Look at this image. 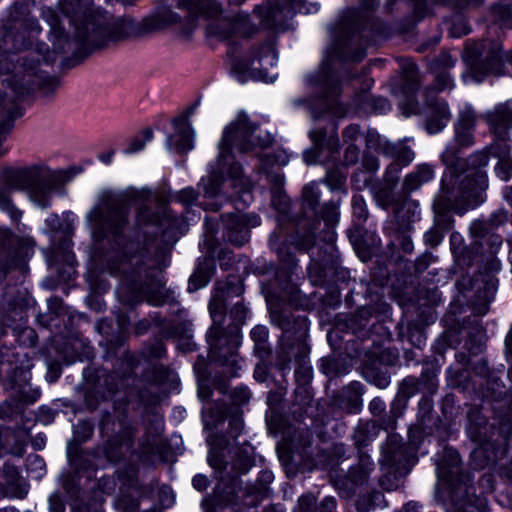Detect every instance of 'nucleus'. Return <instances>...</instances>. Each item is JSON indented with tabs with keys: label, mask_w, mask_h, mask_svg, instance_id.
I'll return each mask as SVG.
<instances>
[{
	"label": "nucleus",
	"mask_w": 512,
	"mask_h": 512,
	"mask_svg": "<svg viewBox=\"0 0 512 512\" xmlns=\"http://www.w3.org/2000/svg\"><path fill=\"white\" fill-rule=\"evenodd\" d=\"M437 373L434 368L427 367L423 369L418 379L421 390L433 394L437 390Z\"/></svg>",
	"instance_id": "nucleus-40"
},
{
	"label": "nucleus",
	"mask_w": 512,
	"mask_h": 512,
	"mask_svg": "<svg viewBox=\"0 0 512 512\" xmlns=\"http://www.w3.org/2000/svg\"><path fill=\"white\" fill-rule=\"evenodd\" d=\"M271 323L282 330L280 350L277 355V365L285 370L292 359L298 365L295 374L309 378L311 367L308 365V346L306 338L308 333L307 320L304 317L294 318L291 312L279 303L269 305Z\"/></svg>",
	"instance_id": "nucleus-9"
},
{
	"label": "nucleus",
	"mask_w": 512,
	"mask_h": 512,
	"mask_svg": "<svg viewBox=\"0 0 512 512\" xmlns=\"http://www.w3.org/2000/svg\"><path fill=\"white\" fill-rule=\"evenodd\" d=\"M243 291V285L240 281L236 284L228 281L226 287H216L214 289L208 307L213 320V324L206 335L209 357L223 366H230L232 370L241 368V360L237 354L239 339L237 331L226 334L222 325L225 320L227 297L231 293L239 297Z\"/></svg>",
	"instance_id": "nucleus-7"
},
{
	"label": "nucleus",
	"mask_w": 512,
	"mask_h": 512,
	"mask_svg": "<svg viewBox=\"0 0 512 512\" xmlns=\"http://www.w3.org/2000/svg\"><path fill=\"white\" fill-rule=\"evenodd\" d=\"M213 34L221 39H227L235 34L247 35L250 32L248 15H237L233 20L219 19L210 25Z\"/></svg>",
	"instance_id": "nucleus-21"
},
{
	"label": "nucleus",
	"mask_w": 512,
	"mask_h": 512,
	"mask_svg": "<svg viewBox=\"0 0 512 512\" xmlns=\"http://www.w3.org/2000/svg\"><path fill=\"white\" fill-rule=\"evenodd\" d=\"M267 494L268 490H266L264 486H260V483L256 481L254 484L245 488L244 496L249 499L247 501L248 505L256 506Z\"/></svg>",
	"instance_id": "nucleus-45"
},
{
	"label": "nucleus",
	"mask_w": 512,
	"mask_h": 512,
	"mask_svg": "<svg viewBox=\"0 0 512 512\" xmlns=\"http://www.w3.org/2000/svg\"><path fill=\"white\" fill-rule=\"evenodd\" d=\"M74 40L70 41L62 27L51 25L53 47L59 52H68L75 44V49L89 53L101 48L109 42H118L137 35L140 28L135 21L127 16L116 17L107 13L96 12L85 16L82 20H74Z\"/></svg>",
	"instance_id": "nucleus-4"
},
{
	"label": "nucleus",
	"mask_w": 512,
	"mask_h": 512,
	"mask_svg": "<svg viewBox=\"0 0 512 512\" xmlns=\"http://www.w3.org/2000/svg\"><path fill=\"white\" fill-rule=\"evenodd\" d=\"M208 462L214 469L224 470L227 466V461L224 459L223 449L216 446L211 447L208 453Z\"/></svg>",
	"instance_id": "nucleus-50"
},
{
	"label": "nucleus",
	"mask_w": 512,
	"mask_h": 512,
	"mask_svg": "<svg viewBox=\"0 0 512 512\" xmlns=\"http://www.w3.org/2000/svg\"><path fill=\"white\" fill-rule=\"evenodd\" d=\"M381 429H383L381 423L379 424L376 421L360 423L355 428L353 434L355 445L358 448L367 446L370 441L374 440L378 436Z\"/></svg>",
	"instance_id": "nucleus-32"
},
{
	"label": "nucleus",
	"mask_w": 512,
	"mask_h": 512,
	"mask_svg": "<svg viewBox=\"0 0 512 512\" xmlns=\"http://www.w3.org/2000/svg\"><path fill=\"white\" fill-rule=\"evenodd\" d=\"M435 177L434 167L427 163L419 164L408 173L402 184V190L405 194H410L418 190L422 185L432 181Z\"/></svg>",
	"instance_id": "nucleus-24"
},
{
	"label": "nucleus",
	"mask_w": 512,
	"mask_h": 512,
	"mask_svg": "<svg viewBox=\"0 0 512 512\" xmlns=\"http://www.w3.org/2000/svg\"><path fill=\"white\" fill-rule=\"evenodd\" d=\"M422 391L419 386V381L415 377L405 378L400 385L398 394L405 397L407 400Z\"/></svg>",
	"instance_id": "nucleus-47"
},
{
	"label": "nucleus",
	"mask_w": 512,
	"mask_h": 512,
	"mask_svg": "<svg viewBox=\"0 0 512 512\" xmlns=\"http://www.w3.org/2000/svg\"><path fill=\"white\" fill-rule=\"evenodd\" d=\"M46 226L54 233L53 241H58L56 252L63 256L74 255L72 251V226L68 222H62L56 214H51L45 220Z\"/></svg>",
	"instance_id": "nucleus-19"
},
{
	"label": "nucleus",
	"mask_w": 512,
	"mask_h": 512,
	"mask_svg": "<svg viewBox=\"0 0 512 512\" xmlns=\"http://www.w3.org/2000/svg\"><path fill=\"white\" fill-rule=\"evenodd\" d=\"M227 241L242 246L249 241L250 228L260 225L261 219L257 214H229L224 218Z\"/></svg>",
	"instance_id": "nucleus-15"
},
{
	"label": "nucleus",
	"mask_w": 512,
	"mask_h": 512,
	"mask_svg": "<svg viewBox=\"0 0 512 512\" xmlns=\"http://www.w3.org/2000/svg\"><path fill=\"white\" fill-rule=\"evenodd\" d=\"M258 127L257 124L249 120L246 113L240 112L236 119L224 129L218 144L216 166L211 165L209 175L203 177L199 183L203 188L205 198L213 199L219 194L225 174L234 180H239L242 186L245 185V181L242 179V167L234 161L232 148L240 153H248L257 147L270 146L273 142L270 134L255 136Z\"/></svg>",
	"instance_id": "nucleus-3"
},
{
	"label": "nucleus",
	"mask_w": 512,
	"mask_h": 512,
	"mask_svg": "<svg viewBox=\"0 0 512 512\" xmlns=\"http://www.w3.org/2000/svg\"><path fill=\"white\" fill-rule=\"evenodd\" d=\"M405 450L406 448L398 443L397 436L392 435L384 447V458L390 465H399L402 461Z\"/></svg>",
	"instance_id": "nucleus-38"
},
{
	"label": "nucleus",
	"mask_w": 512,
	"mask_h": 512,
	"mask_svg": "<svg viewBox=\"0 0 512 512\" xmlns=\"http://www.w3.org/2000/svg\"><path fill=\"white\" fill-rule=\"evenodd\" d=\"M198 199V193L191 187H187L177 192L174 196L176 202L181 203L184 206L192 205Z\"/></svg>",
	"instance_id": "nucleus-58"
},
{
	"label": "nucleus",
	"mask_w": 512,
	"mask_h": 512,
	"mask_svg": "<svg viewBox=\"0 0 512 512\" xmlns=\"http://www.w3.org/2000/svg\"><path fill=\"white\" fill-rule=\"evenodd\" d=\"M250 450L251 447L249 445H244L234 451L235 459L232 463L234 469H237L241 473H246L249 470L254 462Z\"/></svg>",
	"instance_id": "nucleus-39"
},
{
	"label": "nucleus",
	"mask_w": 512,
	"mask_h": 512,
	"mask_svg": "<svg viewBox=\"0 0 512 512\" xmlns=\"http://www.w3.org/2000/svg\"><path fill=\"white\" fill-rule=\"evenodd\" d=\"M94 427L88 421H79L74 430V436L77 441L85 442L93 435Z\"/></svg>",
	"instance_id": "nucleus-54"
},
{
	"label": "nucleus",
	"mask_w": 512,
	"mask_h": 512,
	"mask_svg": "<svg viewBox=\"0 0 512 512\" xmlns=\"http://www.w3.org/2000/svg\"><path fill=\"white\" fill-rule=\"evenodd\" d=\"M86 222L95 242L111 235L125 256H165L187 230L183 217L169 210L166 197L148 189L128 196L102 191L87 212Z\"/></svg>",
	"instance_id": "nucleus-1"
},
{
	"label": "nucleus",
	"mask_w": 512,
	"mask_h": 512,
	"mask_svg": "<svg viewBox=\"0 0 512 512\" xmlns=\"http://www.w3.org/2000/svg\"><path fill=\"white\" fill-rule=\"evenodd\" d=\"M308 87L316 88L321 97L323 109L341 116L344 110L339 106L338 95L340 86L337 77L331 72V61L325 59L318 72L308 75L305 79Z\"/></svg>",
	"instance_id": "nucleus-10"
},
{
	"label": "nucleus",
	"mask_w": 512,
	"mask_h": 512,
	"mask_svg": "<svg viewBox=\"0 0 512 512\" xmlns=\"http://www.w3.org/2000/svg\"><path fill=\"white\" fill-rule=\"evenodd\" d=\"M402 168V165L398 164V162L393 161L386 168L383 180L381 182L396 187L398 183V175Z\"/></svg>",
	"instance_id": "nucleus-55"
},
{
	"label": "nucleus",
	"mask_w": 512,
	"mask_h": 512,
	"mask_svg": "<svg viewBox=\"0 0 512 512\" xmlns=\"http://www.w3.org/2000/svg\"><path fill=\"white\" fill-rule=\"evenodd\" d=\"M373 469L374 464L370 456L364 452H359L358 463L349 469L347 478L355 486L363 485L367 482Z\"/></svg>",
	"instance_id": "nucleus-29"
},
{
	"label": "nucleus",
	"mask_w": 512,
	"mask_h": 512,
	"mask_svg": "<svg viewBox=\"0 0 512 512\" xmlns=\"http://www.w3.org/2000/svg\"><path fill=\"white\" fill-rule=\"evenodd\" d=\"M343 141L346 145L355 144L361 137L362 131L357 124H351L344 128L342 132Z\"/></svg>",
	"instance_id": "nucleus-60"
},
{
	"label": "nucleus",
	"mask_w": 512,
	"mask_h": 512,
	"mask_svg": "<svg viewBox=\"0 0 512 512\" xmlns=\"http://www.w3.org/2000/svg\"><path fill=\"white\" fill-rule=\"evenodd\" d=\"M499 261L497 258H485L478 264L479 270L472 276H463L462 280L457 281L459 287L464 289H472L477 287L478 290L483 289L484 297L489 299L497 289L498 280L494 276V272L499 270Z\"/></svg>",
	"instance_id": "nucleus-14"
},
{
	"label": "nucleus",
	"mask_w": 512,
	"mask_h": 512,
	"mask_svg": "<svg viewBox=\"0 0 512 512\" xmlns=\"http://www.w3.org/2000/svg\"><path fill=\"white\" fill-rule=\"evenodd\" d=\"M402 168V165L398 164V162L393 161L386 168L383 180L381 182L396 187L398 183V175Z\"/></svg>",
	"instance_id": "nucleus-56"
},
{
	"label": "nucleus",
	"mask_w": 512,
	"mask_h": 512,
	"mask_svg": "<svg viewBox=\"0 0 512 512\" xmlns=\"http://www.w3.org/2000/svg\"><path fill=\"white\" fill-rule=\"evenodd\" d=\"M251 339L254 342V352L261 359L268 358L271 354V348L268 343L269 331L266 326L257 325L250 332Z\"/></svg>",
	"instance_id": "nucleus-33"
},
{
	"label": "nucleus",
	"mask_w": 512,
	"mask_h": 512,
	"mask_svg": "<svg viewBox=\"0 0 512 512\" xmlns=\"http://www.w3.org/2000/svg\"><path fill=\"white\" fill-rule=\"evenodd\" d=\"M260 161L263 166L273 164L284 166L288 163V156L284 152L266 153L260 155Z\"/></svg>",
	"instance_id": "nucleus-57"
},
{
	"label": "nucleus",
	"mask_w": 512,
	"mask_h": 512,
	"mask_svg": "<svg viewBox=\"0 0 512 512\" xmlns=\"http://www.w3.org/2000/svg\"><path fill=\"white\" fill-rule=\"evenodd\" d=\"M394 189L395 187L389 184H385L382 182L375 183L371 187V192L373 194V198L376 204L379 207L388 210L389 207L395 203Z\"/></svg>",
	"instance_id": "nucleus-36"
},
{
	"label": "nucleus",
	"mask_w": 512,
	"mask_h": 512,
	"mask_svg": "<svg viewBox=\"0 0 512 512\" xmlns=\"http://www.w3.org/2000/svg\"><path fill=\"white\" fill-rule=\"evenodd\" d=\"M503 69L501 48L498 44H492L485 58L474 65V72L480 75H500Z\"/></svg>",
	"instance_id": "nucleus-25"
},
{
	"label": "nucleus",
	"mask_w": 512,
	"mask_h": 512,
	"mask_svg": "<svg viewBox=\"0 0 512 512\" xmlns=\"http://www.w3.org/2000/svg\"><path fill=\"white\" fill-rule=\"evenodd\" d=\"M445 231H442L440 228L432 226L425 234H424V242L427 246L436 247L439 245L443 239Z\"/></svg>",
	"instance_id": "nucleus-61"
},
{
	"label": "nucleus",
	"mask_w": 512,
	"mask_h": 512,
	"mask_svg": "<svg viewBox=\"0 0 512 512\" xmlns=\"http://www.w3.org/2000/svg\"><path fill=\"white\" fill-rule=\"evenodd\" d=\"M4 175L7 188H0V210L9 214L13 221L22 217V211L14 205L10 190L24 191L36 205L47 208L53 191L67 181L64 171L52 170L45 164L9 168Z\"/></svg>",
	"instance_id": "nucleus-5"
},
{
	"label": "nucleus",
	"mask_w": 512,
	"mask_h": 512,
	"mask_svg": "<svg viewBox=\"0 0 512 512\" xmlns=\"http://www.w3.org/2000/svg\"><path fill=\"white\" fill-rule=\"evenodd\" d=\"M380 150L403 167L409 165L415 158L413 150L403 143H384L380 146Z\"/></svg>",
	"instance_id": "nucleus-31"
},
{
	"label": "nucleus",
	"mask_w": 512,
	"mask_h": 512,
	"mask_svg": "<svg viewBox=\"0 0 512 512\" xmlns=\"http://www.w3.org/2000/svg\"><path fill=\"white\" fill-rule=\"evenodd\" d=\"M501 153L497 154V156L500 158L497 166L495 168L497 175L504 181L508 180L511 171H512V163L511 160L507 157L508 155V149L506 144H503V147L501 148ZM493 155H496L495 152H492Z\"/></svg>",
	"instance_id": "nucleus-42"
},
{
	"label": "nucleus",
	"mask_w": 512,
	"mask_h": 512,
	"mask_svg": "<svg viewBox=\"0 0 512 512\" xmlns=\"http://www.w3.org/2000/svg\"><path fill=\"white\" fill-rule=\"evenodd\" d=\"M277 63V52L272 43L267 42L254 49L251 52V58L247 64V68L253 72H257L260 77L272 81L273 76L268 75L269 68H272Z\"/></svg>",
	"instance_id": "nucleus-18"
},
{
	"label": "nucleus",
	"mask_w": 512,
	"mask_h": 512,
	"mask_svg": "<svg viewBox=\"0 0 512 512\" xmlns=\"http://www.w3.org/2000/svg\"><path fill=\"white\" fill-rule=\"evenodd\" d=\"M139 500L131 495L123 494L117 500V507L123 512H138Z\"/></svg>",
	"instance_id": "nucleus-53"
},
{
	"label": "nucleus",
	"mask_w": 512,
	"mask_h": 512,
	"mask_svg": "<svg viewBox=\"0 0 512 512\" xmlns=\"http://www.w3.org/2000/svg\"><path fill=\"white\" fill-rule=\"evenodd\" d=\"M352 210L354 217L359 222H365L368 219L369 212L366 202L361 195H354L352 199Z\"/></svg>",
	"instance_id": "nucleus-48"
},
{
	"label": "nucleus",
	"mask_w": 512,
	"mask_h": 512,
	"mask_svg": "<svg viewBox=\"0 0 512 512\" xmlns=\"http://www.w3.org/2000/svg\"><path fill=\"white\" fill-rule=\"evenodd\" d=\"M216 269L215 258H203L188 282V291L195 292L206 286Z\"/></svg>",
	"instance_id": "nucleus-26"
},
{
	"label": "nucleus",
	"mask_w": 512,
	"mask_h": 512,
	"mask_svg": "<svg viewBox=\"0 0 512 512\" xmlns=\"http://www.w3.org/2000/svg\"><path fill=\"white\" fill-rule=\"evenodd\" d=\"M403 76L399 87H394L392 92L400 97L399 106L403 114L409 116L417 112L415 94L419 87V74L417 66L411 61H405L402 66Z\"/></svg>",
	"instance_id": "nucleus-13"
},
{
	"label": "nucleus",
	"mask_w": 512,
	"mask_h": 512,
	"mask_svg": "<svg viewBox=\"0 0 512 512\" xmlns=\"http://www.w3.org/2000/svg\"><path fill=\"white\" fill-rule=\"evenodd\" d=\"M418 207V203L411 199L396 203L393 217L384 228L385 233L391 234L408 230L410 224L419 218Z\"/></svg>",
	"instance_id": "nucleus-16"
},
{
	"label": "nucleus",
	"mask_w": 512,
	"mask_h": 512,
	"mask_svg": "<svg viewBox=\"0 0 512 512\" xmlns=\"http://www.w3.org/2000/svg\"><path fill=\"white\" fill-rule=\"evenodd\" d=\"M441 159L446 170L433 202V226L446 232L453 227L452 211L462 216L482 201L481 193L487 188L488 181L481 168L487 165L488 158L481 154L468 162L459 157L455 149L447 148Z\"/></svg>",
	"instance_id": "nucleus-2"
},
{
	"label": "nucleus",
	"mask_w": 512,
	"mask_h": 512,
	"mask_svg": "<svg viewBox=\"0 0 512 512\" xmlns=\"http://www.w3.org/2000/svg\"><path fill=\"white\" fill-rule=\"evenodd\" d=\"M493 15L495 21L501 23L504 26L512 25V10L507 5H495L493 7Z\"/></svg>",
	"instance_id": "nucleus-51"
},
{
	"label": "nucleus",
	"mask_w": 512,
	"mask_h": 512,
	"mask_svg": "<svg viewBox=\"0 0 512 512\" xmlns=\"http://www.w3.org/2000/svg\"><path fill=\"white\" fill-rule=\"evenodd\" d=\"M450 116L448 105L445 102H437L431 105L426 122L427 131L430 134L440 132L447 125Z\"/></svg>",
	"instance_id": "nucleus-28"
},
{
	"label": "nucleus",
	"mask_w": 512,
	"mask_h": 512,
	"mask_svg": "<svg viewBox=\"0 0 512 512\" xmlns=\"http://www.w3.org/2000/svg\"><path fill=\"white\" fill-rule=\"evenodd\" d=\"M272 205L275 209L280 213L277 218L278 229L274 231L269 239V246L272 253H276L279 256H291L295 249L293 239L290 238L288 242L287 236L283 229V225L288 219V214L290 212L291 201L290 198L284 193L282 190H275L272 197Z\"/></svg>",
	"instance_id": "nucleus-12"
},
{
	"label": "nucleus",
	"mask_w": 512,
	"mask_h": 512,
	"mask_svg": "<svg viewBox=\"0 0 512 512\" xmlns=\"http://www.w3.org/2000/svg\"><path fill=\"white\" fill-rule=\"evenodd\" d=\"M320 200V192L316 183L312 182L303 187L301 197V215L297 219L289 218L296 222V231L290 236L293 239L295 252L309 253L315 245V230L318 229L320 221H323L326 237L329 241L328 250L325 254L333 256L336 251L333 245L334 228L339 222V204L335 201L325 202L320 210H317Z\"/></svg>",
	"instance_id": "nucleus-6"
},
{
	"label": "nucleus",
	"mask_w": 512,
	"mask_h": 512,
	"mask_svg": "<svg viewBox=\"0 0 512 512\" xmlns=\"http://www.w3.org/2000/svg\"><path fill=\"white\" fill-rule=\"evenodd\" d=\"M476 124V114L471 106L466 105L459 114L457 126L474 129Z\"/></svg>",
	"instance_id": "nucleus-52"
},
{
	"label": "nucleus",
	"mask_w": 512,
	"mask_h": 512,
	"mask_svg": "<svg viewBox=\"0 0 512 512\" xmlns=\"http://www.w3.org/2000/svg\"><path fill=\"white\" fill-rule=\"evenodd\" d=\"M488 121L494 133L504 139L512 125V101L496 106L494 111L488 114Z\"/></svg>",
	"instance_id": "nucleus-23"
},
{
	"label": "nucleus",
	"mask_w": 512,
	"mask_h": 512,
	"mask_svg": "<svg viewBox=\"0 0 512 512\" xmlns=\"http://www.w3.org/2000/svg\"><path fill=\"white\" fill-rule=\"evenodd\" d=\"M174 132L168 136L166 145L180 154L192 150L194 132L187 115L180 116L173 120Z\"/></svg>",
	"instance_id": "nucleus-17"
},
{
	"label": "nucleus",
	"mask_w": 512,
	"mask_h": 512,
	"mask_svg": "<svg viewBox=\"0 0 512 512\" xmlns=\"http://www.w3.org/2000/svg\"><path fill=\"white\" fill-rule=\"evenodd\" d=\"M21 65L25 71V75L23 76V79H21V82L19 83L16 77H13V79L10 80L12 89L17 97L24 96L25 94L34 91L36 88L44 91L45 93H49L57 87L58 81L55 77H52L38 69V58H31L30 61L24 59Z\"/></svg>",
	"instance_id": "nucleus-11"
},
{
	"label": "nucleus",
	"mask_w": 512,
	"mask_h": 512,
	"mask_svg": "<svg viewBox=\"0 0 512 512\" xmlns=\"http://www.w3.org/2000/svg\"><path fill=\"white\" fill-rule=\"evenodd\" d=\"M109 273L120 276L124 285L146 299L153 306L166 303L161 289L164 285L162 272L166 264L159 258H109Z\"/></svg>",
	"instance_id": "nucleus-8"
},
{
	"label": "nucleus",
	"mask_w": 512,
	"mask_h": 512,
	"mask_svg": "<svg viewBox=\"0 0 512 512\" xmlns=\"http://www.w3.org/2000/svg\"><path fill=\"white\" fill-rule=\"evenodd\" d=\"M316 498L313 494L302 495L299 500L295 512H312L315 508Z\"/></svg>",
	"instance_id": "nucleus-64"
},
{
	"label": "nucleus",
	"mask_w": 512,
	"mask_h": 512,
	"mask_svg": "<svg viewBox=\"0 0 512 512\" xmlns=\"http://www.w3.org/2000/svg\"><path fill=\"white\" fill-rule=\"evenodd\" d=\"M363 386L359 382L350 383L342 392L343 409L348 413H358L362 407Z\"/></svg>",
	"instance_id": "nucleus-30"
},
{
	"label": "nucleus",
	"mask_w": 512,
	"mask_h": 512,
	"mask_svg": "<svg viewBox=\"0 0 512 512\" xmlns=\"http://www.w3.org/2000/svg\"><path fill=\"white\" fill-rule=\"evenodd\" d=\"M14 247L17 252L28 255L35 253L36 242L30 236L14 237Z\"/></svg>",
	"instance_id": "nucleus-49"
},
{
	"label": "nucleus",
	"mask_w": 512,
	"mask_h": 512,
	"mask_svg": "<svg viewBox=\"0 0 512 512\" xmlns=\"http://www.w3.org/2000/svg\"><path fill=\"white\" fill-rule=\"evenodd\" d=\"M218 241L215 237V233L213 231H206L204 234L202 242H200L201 251L207 256H214V254L218 253V256H223L222 252L217 251Z\"/></svg>",
	"instance_id": "nucleus-46"
},
{
	"label": "nucleus",
	"mask_w": 512,
	"mask_h": 512,
	"mask_svg": "<svg viewBox=\"0 0 512 512\" xmlns=\"http://www.w3.org/2000/svg\"><path fill=\"white\" fill-rule=\"evenodd\" d=\"M348 238L354 247L358 256H366L364 253L368 251L369 244L364 240L363 231L360 227L355 226L348 231Z\"/></svg>",
	"instance_id": "nucleus-43"
},
{
	"label": "nucleus",
	"mask_w": 512,
	"mask_h": 512,
	"mask_svg": "<svg viewBox=\"0 0 512 512\" xmlns=\"http://www.w3.org/2000/svg\"><path fill=\"white\" fill-rule=\"evenodd\" d=\"M137 433L131 425L123 426L121 431L112 437L108 442L106 453L109 459L118 461L124 457V452H132L134 437Z\"/></svg>",
	"instance_id": "nucleus-20"
},
{
	"label": "nucleus",
	"mask_w": 512,
	"mask_h": 512,
	"mask_svg": "<svg viewBox=\"0 0 512 512\" xmlns=\"http://www.w3.org/2000/svg\"><path fill=\"white\" fill-rule=\"evenodd\" d=\"M391 239L387 248L392 256H401V254H410L413 252V243L405 231L387 234Z\"/></svg>",
	"instance_id": "nucleus-34"
},
{
	"label": "nucleus",
	"mask_w": 512,
	"mask_h": 512,
	"mask_svg": "<svg viewBox=\"0 0 512 512\" xmlns=\"http://www.w3.org/2000/svg\"><path fill=\"white\" fill-rule=\"evenodd\" d=\"M408 406V400L397 394L393 402L391 403L389 415L381 419V426L384 430H394L396 427V421L401 417Z\"/></svg>",
	"instance_id": "nucleus-35"
},
{
	"label": "nucleus",
	"mask_w": 512,
	"mask_h": 512,
	"mask_svg": "<svg viewBox=\"0 0 512 512\" xmlns=\"http://www.w3.org/2000/svg\"><path fill=\"white\" fill-rule=\"evenodd\" d=\"M366 101L374 113L383 114L391 109L389 101L383 97H367Z\"/></svg>",
	"instance_id": "nucleus-59"
},
{
	"label": "nucleus",
	"mask_w": 512,
	"mask_h": 512,
	"mask_svg": "<svg viewBox=\"0 0 512 512\" xmlns=\"http://www.w3.org/2000/svg\"><path fill=\"white\" fill-rule=\"evenodd\" d=\"M248 310L242 302V299L238 300L230 309V318L232 323L229 325L226 334H232L237 331L238 339L240 340V326L246 321Z\"/></svg>",
	"instance_id": "nucleus-37"
},
{
	"label": "nucleus",
	"mask_w": 512,
	"mask_h": 512,
	"mask_svg": "<svg viewBox=\"0 0 512 512\" xmlns=\"http://www.w3.org/2000/svg\"><path fill=\"white\" fill-rule=\"evenodd\" d=\"M169 375V370L164 365L150 363L145 370V378L155 384L163 383Z\"/></svg>",
	"instance_id": "nucleus-44"
},
{
	"label": "nucleus",
	"mask_w": 512,
	"mask_h": 512,
	"mask_svg": "<svg viewBox=\"0 0 512 512\" xmlns=\"http://www.w3.org/2000/svg\"><path fill=\"white\" fill-rule=\"evenodd\" d=\"M179 6L195 16L214 18L221 13V6L215 0H180Z\"/></svg>",
	"instance_id": "nucleus-27"
},
{
	"label": "nucleus",
	"mask_w": 512,
	"mask_h": 512,
	"mask_svg": "<svg viewBox=\"0 0 512 512\" xmlns=\"http://www.w3.org/2000/svg\"><path fill=\"white\" fill-rule=\"evenodd\" d=\"M231 401L234 405H243L250 399V391L243 386L235 387L230 394Z\"/></svg>",
	"instance_id": "nucleus-62"
},
{
	"label": "nucleus",
	"mask_w": 512,
	"mask_h": 512,
	"mask_svg": "<svg viewBox=\"0 0 512 512\" xmlns=\"http://www.w3.org/2000/svg\"><path fill=\"white\" fill-rule=\"evenodd\" d=\"M472 130L471 128L455 126V140L461 146H470L472 144Z\"/></svg>",
	"instance_id": "nucleus-63"
},
{
	"label": "nucleus",
	"mask_w": 512,
	"mask_h": 512,
	"mask_svg": "<svg viewBox=\"0 0 512 512\" xmlns=\"http://www.w3.org/2000/svg\"><path fill=\"white\" fill-rule=\"evenodd\" d=\"M166 350L162 342L160 341H153L147 345H145L141 350V356L142 358L152 363L153 360L161 359L165 356Z\"/></svg>",
	"instance_id": "nucleus-41"
},
{
	"label": "nucleus",
	"mask_w": 512,
	"mask_h": 512,
	"mask_svg": "<svg viewBox=\"0 0 512 512\" xmlns=\"http://www.w3.org/2000/svg\"><path fill=\"white\" fill-rule=\"evenodd\" d=\"M438 476L446 482L454 485L464 482L461 475L460 455L453 449H446L443 458L437 466Z\"/></svg>",
	"instance_id": "nucleus-22"
}]
</instances>
